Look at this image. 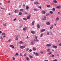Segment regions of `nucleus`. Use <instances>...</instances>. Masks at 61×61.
Returning <instances> with one entry per match:
<instances>
[{"mask_svg": "<svg viewBox=\"0 0 61 61\" xmlns=\"http://www.w3.org/2000/svg\"><path fill=\"white\" fill-rule=\"evenodd\" d=\"M35 39L34 40L35 41H36V42H38L39 40L38 39H37V37L35 36Z\"/></svg>", "mask_w": 61, "mask_h": 61, "instance_id": "1", "label": "nucleus"}, {"mask_svg": "<svg viewBox=\"0 0 61 61\" xmlns=\"http://www.w3.org/2000/svg\"><path fill=\"white\" fill-rule=\"evenodd\" d=\"M20 47L21 49H24L25 48V46H20Z\"/></svg>", "mask_w": 61, "mask_h": 61, "instance_id": "2", "label": "nucleus"}, {"mask_svg": "<svg viewBox=\"0 0 61 61\" xmlns=\"http://www.w3.org/2000/svg\"><path fill=\"white\" fill-rule=\"evenodd\" d=\"M33 53L34 54V55H36V56H39V54H38V53L37 52H36L35 53V52H33Z\"/></svg>", "mask_w": 61, "mask_h": 61, "instance_id": "3", "label": "nucleus"}, {"mask_svg": "<svg viewBox=\"0 0 61 61\" xmlns=\"http://www.w3.org/2000/svg\"><path fill=\"white\" fill-rule=\"evenodd\" d=\"M58 20H59V17H57L55 20V21L56 22L58 21Z\"/></svg>", "mask_w": 61, "mask_h": 61, "instance_id": "4", "label": "nucleus"}, {"mask_svg": "<svg viewBox=\"0 0 61 61\" xmlns=\"http://www.w3.org/2000/svg\"><path fill=\"white\" fill-rule=\"evenodd\" d=\"M46 46L48 47H50V46H51V45L50 44H47L46 45Z\"/></svg>", "mask_w": 61, "mask_h": 61, "instance_id": "5", "label": "nucleus"}, {"mask_svg": "<svg viewBox=\"0 0 61 61\" xmlns=\"http://www.w3.org/2000/svg\"><path fill=\"white\" fill-rule=\"evenodd\" d=\"M52 47L53 48H57V46H55L54 45H52Z\"/></svg>", "mask_w": 61, "mask_h": 61, "instance_id": "6", "label": "nucleus"}, {"mask_svg": "<svg viewBox=\"0 0 61 61\" xmlns=\"http://www.w3.org/2000/svg\"><path fill=\"white\" fill-rule=\"evenodd\" d=\"M26 29H27V27H25L23 28V31H25Z\"/></svg>", "mask_w": 61, "mask_h": 61, "instance_id": "7", "label": "nucleus"}, {"mask_svg": "<svg viewBox=\"0 0 61 61\" xmlns=\"http://www.w3.org/2000/svg\"><path fill=\"white\" fill-rule=\"evenodd\" d=\"M45 29H43L41 31V33H42V32H43L45 31Z\"/></svg>", "mask_w": 61, "mask_h": 61, "instance_id": "8", "label": "nucleus"}, {"mask_svg": "<svg viewBox=\"0 0 61 61\" xmlns=\"http://www.w3.org/2000/svg\"><path fill=\"white\" fill-rule=\"evenodd\" d=\"M34 4L35 5H38V4H39V3L36 2H35L34 3Z\"/></svg>", "mask_w": 61, "mask_h": 61, "instance_id": "9", "label": "nucleus"}, {"mask_svg": "<svg viewBox=\"0 0 61 61\" xmlns=\"http://www.w3.org/2000/svg\"><path fill=\"white\" fill-rule=\"evenodd\" d=\"M47 51L48 53H49L50 52V50L49 49H48L47 50Z\"/></svg>", "mask_w": 61, "mask_h": 61, "instance_id": "10", "label": "nucleus"}, {"mask_svg": "<svg viewBox=\"0 0 61 61\" xmlns=\"http://www.w3.org/2000/svg\"><path fill=\"white\" fill-rule=\"evenodd\" d=\"M30 17H31V15H29L27 17V19H29L30 18Z\"/></svg>", "mask_w": 61, "mask_h": 61, "instance_id": "11", "label": "nucleus"}, {"mask_svg": "<svg viewBox=\"0 0 61 61\" xmlns=\"http://www.w3.org/2000/svg\"><path fill=\"white\" fill-rule=\"evenodd\" d=\"M53 25H52L50 27V29L51 30V29H53Z\"/></svg>", "mask_w": 61, "mask_h": 61, "instance_id": "12", "label": "nucleus"}, {"mask_svg": "<svg viewBox=\"0 0 61 61\" xmlns=\"http://www.w3.org/2000/svg\"><path fill=\"white\" fill-rule=\"evenodd\" d=\"M26 59L27 60H28V61H29V58L28 57H26Z\"/></svg>", "mask_w": 61, "mask_h": 61, "instance_id": "13", "label": "nucleus"}, {"mask_svg": "<svg viewBox=\"0 0 61 61\" xmlns=\"http://www.w3.org/2000/svg\"><path fill=\"white\" fill-rule=\"evenodd\" d=\"M53 2L54 3H57V1L56 0L53 1Z\"/></svg>", "mask_w": 61, "mask_h": 61, "instance_id": "14", "label": "nucleus"}, {"mask_svg": "<svg viewBox=\"0 0 61 61\" xmlns=\"http://www.w3.org/2000/svg\"><path fill=\"white\" fill-rule=\"evenodd\" d=\"M29 57H30V58H33V57L32 56H31V55H29Z\"/></svg>", "mask_w": 61, "mask_h": 61, "instance_id": "15", "label": "nucleus"}, {"mask_svg": "<svg viewBox=\"0 0 61 61\" xmlns=\"http://www.w3.org/2000/svg\"><path fill=\"white\" fill-rule=\"evenodd\" d=\"M34 24H35V21H33L32 22V25H34Z\"/></svg>", "mask_w": 61, "mask_h": 61, "instance_id": "16", "label": "nucleus"}, {"mask_svg": "<svg viewBox=\"0 0 61 61\" xmlns=\"http://www.w3.org/2000/svg\"><path fill=\"white\" fill-rule=\"evenodd\" d=\"M20 44H23V42L22 41H20L19 42Z\"/></svg>", "mask_w": 61, "mask_h": 61, "instance_id": "17", "label": "nucleus"}, {"mask_svg": "<svg viewBox=\"0 0 61 61\" xmlns=\"http://www.w3.org/2000/svg\"><path fill=\"white\" fill-rule=\"evenodd\" d=\"M42 14H46V12L43 11H42Z\"/></svg>", "mask_w": 61, "mask_h": 61, "instance_id": "18", "label": "nucleus"}, {"mask_svg": "<svg viewBox=\"0 0 61 61\" xmlns=\"http://www.w3.org/2000/svg\"><path fill=\"white\" fill-rule=\"evenodd\" d=\"M37 26L38 27V28H40V26H39V24H38L37 25Z\"/></svg>", "mask_w": 61, "mask_h": 61, "instance_id": "19", "label": "nucleus"}, {"mask_svg": "<svg viewBox=\"0 0 61 61\" xmlns=\"http://www.w3.org/2000/svg\"><path fill=\"white\" fill-rule=\"evenodd\" d=\"M46 24L47 25H49L50 23L49 22H47L46 23Z\"/></svg>", "mask_w": 61, "mask_h": 61, "instance_id": "20", "label": "nucleus"}, {"mask_svg": "<svg viewBox=\"0 0 61 61\" xmlns=\"http://www.w3.org/2000/svg\"><path fill=\"white\" fill-rule=\"evenodd\" d=\"M33 50L34 51H35V50H36V48L33 47Z\"/></svg>", "mask_w": 61, "mask_h": 61, "instance_id": "21", "label": "nucleus"}, {"mask_svg": "<svg viewBox=\"0 0 61 61\" xmlns=\"http://www.w3.org/2000/svg\"><path fill=\"white\" fill-rule=\"evenodd\" d=\"M12 41V40L11 39H9L8 40V42H10Z\"/></svg>", "mask_w": 61, "mask_h": 61, "instance_id": "22", "label": "nucleus"}, {"mask_svg": "<svg viewBox=\"0 0 61 61\" xmlns=\"http://www.w3.org/2000/svg\"><path fill=\"white\" fill-rule=\"evenodd\" d=\"M50 13L51 14H52L53 13V11H50Z\"/></svg>", "mask_w": 61, "mask_h": 61, "instance_id": "23", "label": "nucleus"}, {"mask_svg": "<svg viewBox=\"0 0 61 61\" xmlns=\"http://www.w3.org/2000/svg\"><path fill=\"white\" fill-rule=\"evenodd\" d=\"M33 10L35 11H37V9H34Z\"/></svg>", "mask_w": 61, "mask_h": 61, "instance_id": "24", "label": "nucleus"}, {"mask_svg": "<svg viewBox=\"0 0 61 61\" xmlns=\"http://www.w3.org/2000/svg\"><path fill=\"white\" fill-rule=\"evenodd\" d=\"M18 37L17 36L16 37L15 40H18Z\"/></svg>", "mask_w": 61, "mask_h": 61, "instance_id": "25", "label": "nucleus"}, {"mask_svg": "<svg viewBox=\"0 0 61 61\" xmlns=\"http://www.w3.org/2000/svg\"><path fill=\"white\" fill-rule=\"evenodd\" d=\"M31 32L32 34H35V32L33 31H32Z\"/></svg>", "mask_w": 61, "mask_h": 61, "instance_id": "26", "label": "nucleus"}, {"mask_svg": "<svg viewBox=\"0 0 61 61\" xmlns=\"http://www.w3.org/2000/svg\"><path fill=\"white\" fill-rule=\"evenodd\" d=\"M49 15V13H46V16H48Z\"/></svg>", "mask_w": 61, "mask_h": 61, "instance_id": "27", "label": "nucleus"}, {"mask_svg": "<svg viewBox=\"0 0 61 61\" xmlns=\"http://www.w3.org/2000/svg\"><path fill=\"white\" fill-rule=\"evenodd\" d=\"M22 15V12H20L19 13V15Z\"/></svg>", "mask_w": 61, "mask_h": 61, "instance_id": "28", "label": "nucleus"}, {"mask_svg": "<svg viewBox=\"0 0 61 61\" xmlns=\"http://www.w3.org/2000/svg\"><path fill=\"white\" fill-rule=\"evenodd\" d=\"M29 9V7L27 6H26V9L27 10V9Z\"/></svg>", "mask_w": 61, "mask_h": 61, "instance_id": "29", "label": "nucleus"}, {"mask_svg": "<svg viewBox=\"0 0 61 61\" xmlns=\"http://www.w3.org/2000/svg\"><path fill=\"white\" fill-rule=\"evenodd\" d=\"M56 7L57 8H58L59 9L60 8V6H57Z\"/></svg>", "mask_w": 61, "mask_h": 61, "instance_id": "30", "label": "nucleus"}, {"mask_svg": "<svg viewBox=\"0 0 61 61\" xmlns=\"http://www.w3.org/2000/svg\"><path fill=\"white\" fill-rule=\"evenodd\" d=\"M46 6L48 7H50V5H47Z\"/></svg>", "mask_w": 61, "mask_h": 61, "instance_id": "31", "label": "nucleus"}, {"mask_svg": "<svg viewBox=\"0 0 61 61\" xmlns=\"http://www.w3.org/2000/svg\"><path fill=\"white\" fill-rule=\"evenodd\" d=\"M57 60L56 59H55L54 60H51V61H57Z\"/></svg>", "mask_w": 61, "mask_h": 61, "instance_id": "32", "label": "nucleus"}, {"mask_svg": "<svg viewBox=\"0 0 61 61\" xmlns=\"http://www.w3.org/2000/svg\"><path fill=\"white\" fill-rule=\"evenodd\" d=\"M5 33H2L1 35H2L3 36V35H5Z\"/></svg>", "mask_w": 61, "mask_h": 61, "instance_id": "33", "label": "nucleus"}, {"mask_svg": "<svg viewBox=\"0 0 61 61\" xmlns=\"http://www.w3.org/2000/svg\"><path fill=\"white\" fill-rule=\"evenodd\" d=\"M53 11H55V8H53L52 10Z\"/></svg>", "mask_w": 61, "mask_h": 61, "instance_id": "34", "label": "nucleus"}, {"mask_svg": "<svg viewBox=\"0 0 61 61\" xmlns=\"http://www.w3.org/2000/svg\"><path fill=\"white\" fill-rule=\"evenodd\" d=\"M23 20H27V19L26 18H23Z\"/></svg>", "mask_w": 61, "mask_h": 61, "instance_id": "35", "label": "nucleus"}, {"mask_svg": "<svg viewBox=\"0 0 61 61\" xmlns=\"http://www.w3.org/2000/svg\"><path fill=\"white\" fill-rule=\"evenodd\" d=\"M13 46V45H11L10 46V47H12Z\"/></svg>", "mask_w": 61, "mask_h": 61, "instance_id": "36", "label": "nucleus"}, {"mask_svg": "<svg viewBox=\"0 0 61 61\" xmlns=\"http://www.w3.org/2000/svg\"><path fill=\"white\" fill-rule=\"evenodd\" d=\"M29 51L30 52H32V49H30L29 50Z\"/></svg>", "mask_w": 61, "mask_h": 61, "instance_id": "37", "label": "nucleus"}, {"mask_svg": "<svg viewBox=\"0 0 61 61\" xmlns=\"http://www.w3.org/2000/svg\"><path fill=\"white\" fill-rule=\"evenodd\" d=\"M18 55H19L18 53H16L15 56H18Z\"/></svg>", "mask_w": 61, "mask_h": 61, "instance_id": "38", "label": "nucleus"}, {"mask_svg": "<svg viewBox=\"0 0 61 61\" xmlns=\"http://www.w3.org/2000/svg\"><path fill=\"white\" fill-rule=\"evenodd\" d=\"M27 54L26 53H25L24 55V56H26Z\"/></svg>", "mask_w": 61, "mask_h": 61, "instance_id": "39", "label": "nucleus"}, {"mask_svg": "<svg viewBox=\"0 0 61 61\" xmlns=\"http://www.w3.org/2000/svg\"><path fill=\"white\" fill-rule=\"evenodd\" d=\"M43 34H41V35L40 36V37H42V36H43Z\"/></svg>", "mask_w": 61, "mask_h": 61, "instance_id": "40", "label": "nucleus"}, {"mask_svg": "<svg viewBox=\"0 0 61 61\" xmlns=\"http://www.w3.org/2000/svg\"><path fill=\"white\" fill-rule=\"evenodd\" d=\"M16 18H15L13 20L14 21H16Z\"/></svg>", "mask_w": 61, "mask_h": 61, "instance_id": "41", "label": "nucleus"}, {"mask_svg": "<svg viewBox=\"0 0 61 61\" xmlns=\"http://www.w3.org/2000/svg\"><path fill=\"white\" fill-rule=\"evenodd\" d=\"M20 11H24V9H21L20 10Z\"/></svg>", "mask_w": 61, "mask_h": 61, "instance_id": "42", "label": "nucleus"}, {"mask_svg": "<svg viewBox=\"0 0 61 61\" xmlns=\"http://www.w3.org/2000/svg\"><path fill=\"white\" fill-rule=\"evenodd\" d=\"M28 50H29V48H28L27 49L26 51H28Z\"/></svg>", "mask_w": 61, "mask_h": 61, "instance_id": "43", "label": "nucleus"}, {"mask_svg": "<svg viewBox=\"0 0 61 61\" xmlns=\"http://www.w3.org/2000/svg\"><path fill=\"white\" fill-rule=\"evenodd\" d=\"M31 44L32 45H33L34 44V43H33V42H32L31 43Z\"/></svg>", "mask_w": 61, "mask_h": 61, "instance_id": "44", "label": "nucleus"}, {"mask_svg": "<svg viewBox=\"0 0 61 61\" xmlns=\"http://www.w3.org/2000/svg\"><path fill=\"white\" fill-rule=\"evenodd\" d=\"M48 54H49V55H50L51 54H52V52H50V53H49Z\"/></svg>", "mask_w": 61, "mask_h": 61, "instance_id": "45", "label": "nucleus"}, {"mask_svg": "<svg viewBox=\"0 0 61 61\" xmlns=\"http://www.w3.org/2000/svg\"><path fill=\"white\" fill-rule=\"evenodd\" d=\"M40 53H41V54H43V52L42 51H41L40 52Z\"/></svg>", "mask_w": 61, "mask_h": 61, "instance_id": "46", "label": "nucleus"}, {"mask_svg": "<svg viewBox=\"0 0 61 61\" xmlns=\"http://www.w3.org/2000/svg\"><path fill=\"white\" fill-rule=\"evenodd\" d=\"M3 25H5V26H6L7 25L6 24V23H5L4 24H3Z\"/></svg>", "mask_w": 61, "mask_h": 61, "instance_id": "47", "label": "nucleus"}, {"mask_svg": "<svg viewBox=\"0 0 61 61\" xmlns=\"http://www.w3.org/2000/svg\"><path fill=\"white\" fill-rule=\"evenodd\" d=\"M42 19L43 20H46V19L44 18V19Z\"/></svg>", "mask_w": 61, "mask_h": 61, "instance_id": "48", "label": "nucleus"}, {"mask_svg": "<svg viewBox=\"0 0 61 61\" xmlns=\"http://www.w3.org/2000/svg\"><path fill=\"white\" fill-rule=\"evenodd\" d=\"M50 33L52 35H54V34L53 33H52V32H51Z\"/></svg>", "mask_w": 61, "mask_h": 61, "instance_id": "49", "label": "nucleus"}, {"mask_svg": "<svg viewBox=\"0 0 61 61\" xmlns=\"http://www.w3.org/2000/svg\"><path fill=\"white\" fill-rule=\"evenodd\" d=\"M17 11V10H15L14 12H15V13H17V12H16Z\"/></svg>", "mask_w": 61, "mask_h": 61, "instance_id": "50", "label": "nucleus"}, {"mask_svg": "<svg viewBox=\"0 0 61 61\" xmlns=\"http://www.w3.org/2000/svg\"><path fill=\"white\" fill-rule=\"evenodd\" d=\"M0 39H3V38L2 37V36H0Z\"/></svg>", "mask_w": 61, "mask_h": 61, "instance_id": "51", "label": "nucleus"}, {"mask_svg": "<svg viewBox=\"0 0 61 61\" xmlns=\"http://www.w3.org/2000/svg\"><path fill=\"white\" fill-rule=\"evenodd\" d=\"M51 56H52V57H54V56H55V55H52Z\"/></svg>", "mask_w": 61, "mask_h": 61, "instance_id": "52", "label": "nucleus"}, {"mask_svg": "<svg viewBox=\"0 0 61 61\" xmlns=\"http://www.w3.org/2000/svg\"><path fill=\"white\" fill-rule=\"evenodd\" d=\"M6 37V36H5V35H4L3 36V37Z\"/></svg>", "mask_w": 61, "mask_h": 61, "instance_id": "53", "label": "nucleus"}, {"mask_svg": "<svg viewBox=\"0 0 61 61\" xmlns=\"http://www.w3.org/2000/svg\"><path fill=\"white\" fill-rule=\"evenodd\" d=\"M39 8H40V9H41V7L40 6L39 7H38Z\"/></svg>", "mask_w": 61, "mask_h": 61, "instance_id": "54", "label": "nucleus"}, {"mask_svg": "<svg viewBox=\"0 0 61 61\" xmlns=\"http://www.w3.org/2000/svg\"><path fill=\"white\" fill-rule=\"evenodd\" d=\"M12 48L14 49V46H13L12 47Z\"/></svg>", "mask_w": 61, "mask_h": 61, "instance_id": "55", "label": "nucleus"}, {"mask_svg": "<svg viewBox=\"0 0 61 61\" xmlns=\"http://www.w3.org/2000/svg\"><path fill=\"white\" fill-rule=\"evenodd\" d=\"M47 35H49V32H48L47 34Z\"/></svg>", "mask_w": 61, "mask_h": 61, "instance_id": "56", "label": "nucleus"}, {"mask_svg": "<svg viewBox=\"0 0 61 61\" xmlns=\"http://www.w3.org/2000/svg\"><path fill=\"white\" fill-rule=\"evenodd\" d=\"M23 56V54H20V56Z\"/></svg>", "mask_w": 61, "mask_h": 61, "instance_id": "57", "label": "nucleus"}, {"mask_svg": "<svg viewBox=\"0 0 61 61\" xmlns=\"http://www.w3.org/2000/svg\"><path fill=\"white\" fill-rule=\"evenodd\" d=\"M59 46H61V43L59 44Z\"/></svg>", "mask_w": 61, "mask_h": 61, "instance_id": "58", "label": "nucleus"}, {"mask_svg": "<svg viewBox=\"0 0 61 61\" xmlns=\"http://www.w3.org/2000/svg\"><path fill=\"white\" fill-rule=\"evenodd\" d=\"M44 18L45 19H46V16H44Z\"/></svg>", "mask_w": 61, "mask_h": 61, "instance_id": "59", "label": "nucleus"}, {"mask_svg": "<svg viewBox=\"0 0 61 61\" xmlns=\"http://www.w3.org/2000/svg\"><path fill=\"white\" fill-rule=\"evenodd\" d=\"M2 31L0 30V34H2Z\"/></svg>", "mask_w": 61, "mask_h": 61, "instance_id": "60", "label": "nucleus"}, {"mask_svg": "<svg viewBox=\"0 0 61 61\" xmlns=\"http://www.w3.org/2000/svg\"><path fill=\"white\" fill-rule=\"evenodd\" d=\"M13 60H15V58H14V57H13Z\"/></svg>", "mask_w": 61, "mask_h": 61, "instance_id": "61", "label": "nucleus"}, {"mask_svg": "<svg viewBox=\"0 0 61 61\" xmlns=\"http://www.w3.org/2000/svg\"><path fill=\"white\" fill-rule=\"evenodd\" d=\"M28 14V13H27V12H25V14Z\"/></svg>", "mask_w": 61, "mask_h": 61, "instance_id": "62", "label": "nucleus"}, {"mask_svg": "<svg viewBox=\"0 0 61 61\" xmlns=\"http://www.w3.org/2000/svg\"><path fill=\"white\" fill-rule=\"evenodd\" d=\"M44 61H48V60H44Z\"/></svg>", "mask_w": 61, "mask_h": 61, "instance_id": "63", "label": "nucleus"}, {"mask_svg": "<svg viewBox=\"0 0 61 61\" xmlns=\"http://www.w3.org/2000/svg\"><path fill=\"white\" fill-rule=\"evenodd\" d=\"M21 5H20L19 6V7L20 8V7H21Z\"/></svg>", "mask_w": 61, "mask_h": 61, "instance_id": "64", "label": "nucleus"}]
</instances>
